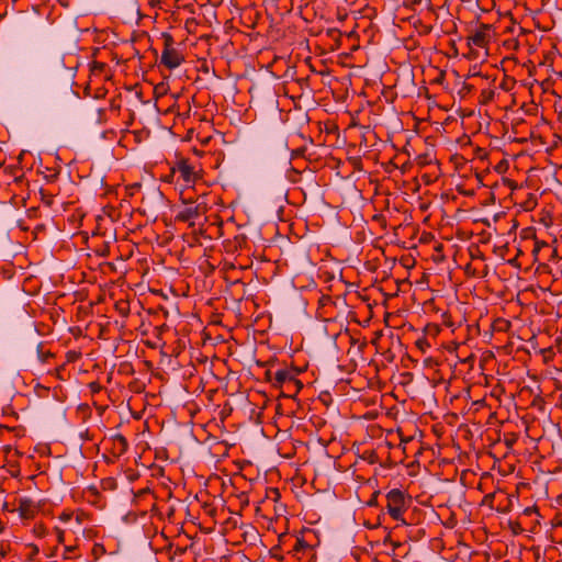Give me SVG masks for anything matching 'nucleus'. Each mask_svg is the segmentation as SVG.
<instances>
[{
  "label": "nucleus",
  "mask_w": 562,
  "mask_h": 562,
  "mask_svg": "<svg viewBox=\"0 0 562 562\" xmlns=\"http://www.w3.org/2000/svg\"><path fill=\"white\" fill-rule=\"evenodd\" d=\"M411 496L400 488H393L386 494V512L396 521L406 525L404 513L411 504Z\"/></svg>",
  "instance_id": "f257e3e1"
},
{
  "label": "nucleus",
  "mask_w": 562,
  "mask_h": 562,
  "mask_svg": "<svg viewBox=\"0 0 562 562\" xmlns=\"http://www.w3.org/2000/svg\"><path fill=\"white\" fill-rule=\"evenodd\" d=\"M164 41V48L160 57V65L169 70L176 69L182 63H184V55L176 48L175 38L169 32L161 34Z\"/></svg>",
  "instance_id": "f03ea898"
},
{
  "label": "nucleus",
  "mask_w": 562,
  "mask_h": 562,
  "mask_svg": "<svg viewBox=\"0 0 562 562\" xmlns=\"http://www.w3.org/2000/svg\"><path fill=\"white\" fill-rule=\"evenodd\" d=\"M279 543L272 548L273 550H281L283 547L288 548V553L297 555L300 552L312 551L313 547L307 543L303 537H296L291 533H281L279 536Z\"/></svg>",
  "instance_id": "7ed1b4c3"
},
{
  "label": "nucleus",
  "mask_w": 562,
  "mask_h": 562,
  "mask_svg": "<svg viewBox=\"0 0 562 562\" xmlns=\"http://www.w3.org/2000/svg\"><path fill=\"white\" fill-rule=\"evenodd\" d=\"M184 195V192H181V196ZM183 199L184 207L177 214L176 218L180 222H189L191 220L198 218L202 215H204L207 211L206 203L204 201H199L200 198H198L195 201H193L191 198L188 199V201Z\"/></svg>",
  "instance_id": "20e7f679"
},
{
  "label": "nucleus",
  "mask_w": 562,
  "mask_h": 562,
  "mask_svg": "<svg viewBox=\"0 0 562 562\" xmlns=\"http://www.w3.org/2000/svg\"><path fill=\"white\" fill-rule=\"evenodd\" d=\"M175 168L177 173H179L177 182L181 180L186 186H189L191 183H195L200 179L199 173L195 171L188 158L178 159L175 164Z\"/></svg>",
  "instance_id": "39448f33"
},
{
  "label": "nucleus",
  "mask_w": 562,
  "mask_h": 562,
  "mask_svg": "<svg viewBox=\"0 0 562 562\" xmlns=\"http://www.w3.org/2000/svg\"><path fill=\"white\" fill-rule=\"evenodd\" d=\"M491 24L481 23L479 29L468 36V45L484 48L491 42Z\"/></svg>",
  "instance_id": "423d86ee"
},
{
  "label": "nucleus",
  "mask_w": 562,
  "mask_h": 562,
  "mask_svg": "<svg viewBox=\"0 0 562 562\" xmlns=\"http://www.w3.org/2000/svg\"><path fill=\"white\" fill-rule=\"evenodd\" d=\"M108 443L110 445L109 451L115 458H120L121 456H123L128 448L127 439L121 434H116L109 438Z\"/></svg>",
  "instance_id": "0eeeda50"
},
{
  "label": "nucleus",
  "mask_w": 562,
  "mask_h": 562,
  "mask_svg": "<svg viewBox=\"0 0 562 562\" xmlns=\"http://www.w3.org/2000/svg\"><path fill=\"white\" fill-rule=\"evenodd\" d=\"M514 498L517 499L516 496L506 493L505 491L497 490V501L495 509L497 513H508L512 510Z\"/></svg>",
  "instance_id": "6e6552de"
},
{
  "label": "nucleus",
  "mask_w": 562,
  "mask_h": 562,
  "mask_svg": "<svg viewBox=\"0 0 562 562\" xmlns=\"http://www.w3.org/2000/svg\"><path fill=\"white\" fill-rule=\"evenodd\" d=\"M18 512L22 519H33L37 514V506L31 498H20Z\"/></svg>",
  "instance_id": "1a4fd4ad"
},
{
  "label": "nucleus",
  "mask_w": 562,
  "mask_h": 562,
  "mask_svg": "<svg viewBox=\"0 0 562 562\" xmlns=\"http://www.w3.org/2000/svg\"><path fill=\"white\" fill-rule=\"evenodd\" d=\"M52 68H53V70H55L57 72L60 70H64L65 76L68 77L69 79H71L75 75L74 70L76 69V66H66L65 56H64L61 58H56L52 64Z\"/></svg>",
  "instance_id": "9d476101"
},
{
  "label": "nucleus",
  "mask_w": 562,
  "mask_h": 562,
  "mask_svg": "<svg viewBox=\"0 0 562 562\" xmlns=\"http://www.w3.org/2000/svg\"><path fill=\"white\" fill-rule=\"evenodd\" d=\"M289 374H291V373H290V369H288V368L277 370L273 374V387L280 389L283 385H285Z\"/></svg>",
  "instance_id": "9b49d317"
},
{
  "label": "nucleus",
  "mask_w": 562,
  "mask_h": 562,
  "mask_svg": "<svg viewBox=\"0 0 562 562\" xmlns=\"http://www.w3.org/2000/svg\"><path fill=\"white\" fill-rule=\"evenodd\" d=\"M303 387V384L295 385V384H285L282 387H280V394L284 397H291L294 398L301 389Z\"/></svg>",
  "instance_id": "f8f14e48"
},
{
  "label": "nucleus",
  "mask_w": 562,
  "mask_h": 562,
  "mask_svg": "<svg viewBox=\"0 0 562 562\" xmlns=\"http://www.w3.org/2000/svg\"><path fill=\"white\" fill-rule=\"evenodd\" d=\"M43 347L44 344L42 341L36 345L37 358L42 363H47L49 359L55 357V355L49 350H44Z\"/></svg>",
  "instance_id": "ddd939ff"
},
{
  "label": "nucleus",
  "mask_w": 562,
  "mask_h": 562,
  "mask_svg": "<svg viewBox=\"0 0 562 562\" xmlns=\"http://www.w3.org/2000/svg\"><path fill=\"white\" fill-rule=\"evenodd\" d=\"M169 551H170V557H169L170 562H183V558L187 554L186 548L176 547L175 549H172V547H170Z\"/></svg>",
  "instance_id": "4468645a"
},
{
  "label": "nucleus",
  "mask_w": 562,
  "mask_h": 562,
  "mask_svg": "<svg viewBox=\"0 0 562 562\" xmlns=\"http://www.w3.org/2000/svg\"><path fill=\"white\" fill-rule=\"evenodd\" d=\"M106 68L108 65L105 63L94 60L90 65V72L92 76H101L105 74Z\"/></svg>",
  "instance_id": "2eb2a0df"
},
{
  "label": "nucleus",
  "mask_w": 562,
  "mask_h": 562,
  "mask_svg": "<svg viewBox=\"0 0 562 562\" xmlns=\"http://www.w3.org/2000/svg\"><path fill=\"white\" fill-rule=\"evenodd\" d=\"M495 98V90L494 89H483L480 93L479 101L481 104H488L492 102Z\"/></svg>",
  "instance_id": "dca6fc26"
},
{
  "label": "nucleus",
  "mask_w": 562,
  "mask_h": 562,
  "mask_svg": "<svg viewBox=\"0 0 562 562\" xmlns=\"http://www.w3.org/2000/svg\"><path fill=\"white\" fill-rule=\"evenodd\" d=\"M115 311L123 317H127L130 314V302L120 300L114 304Z\"/></svg>",
  "instance_id": "f3484780"
},
{
  "label": "nucleus",
  "mask_w": 562,
  "mask_h": 562,
  "mask_svg": "<svg viewBox=\"0 0 562 562\" xmlns=\"http://www.w3.org/2000/svg\"><path fill=\"white\" fill-rule=\"evenodd\" d=\"M361 459L367 461L369 464H375L379 462V456L374 449L364 450L361 454Z\"/></svg>",
  "instance_id": "a211bd4d"
},
{
  "label": "nucleus",
  "mask_w": 562,
  "mask_h": 562,
  "mask_svg": "<svg viewBox=\"0 0 562 562\" xmlns=\"http://www.w3.org/2000/svg\"><path fill=\"white\" fill-rule=\"evenodd\" d=\"M440 330V326L435 323H428L424 328L425 335L430 336L432 338H436L439 335Z\"/></svg>",
  "instance_id": "6ab92c4d"
},
{
  "label": "nucleus",
  "mask_w": 562,
  "mask_h": 562,
  "mask_svg": "<svg viewBox=\"0 0 562 562\" xmlns=\"http://www.w3.org/2000/svg\"><path fill=\"white\" fill-rule=\"evenodd\" d=\"M515 85H516L515 79L505 75L502 82L499 83V88L504 91H510Z\"/></svg>",
  "instance_id": "aec40b11"
},
{
  "label": "nucleus",
  "mask_w": 562,
  "mask_h": 562,
  "mask_svg": "<svg viewBox=\"0 0 562 562\" xmlns=\"http://www.w3.org/2000/svg\"><path fill=\"white\" fill-rule=\"evenodd\" d=\"M41 200L46 206H52L54 203V194L45 191L44 189L40 190Z\"/></svg>",
  "instance_id": "412c9836"
},
{
  "label": "nucleus",
  "mask_w": 562,
  "mask_h": 562,
  "mask_svg": "<svg viewBox=\"0 0 562 562\" xmlns=\"http://www.w3.org/2000/svg\"><path fill=\"white\" fill-rule=\"evenodd\" d=\"M8 472L12 477L20 475V465L16 461L8 460Z\"/></svg>",
  "instance_id": "4be33fe9"
},
{
  "label": "nucleus",
  "mask_w": 562,
  "mask_h": 562,
  "mask_svg": "<svg viewBox=\"0 0 562 562\" xmlns=\"http://www.w3.org/2000/svg\"><path fill=\"white\" fill-rule=\"evenodd\" d=\"M496 501H497V491H495L494 493L486 494L483 497L482 504L487 505L491 508H495L494 502H496Z\"/></svg>",
  "instance_id": "5701e85b"
},
{
  "label": "nucleus",
  "mask_w": 562,
  "mask_h": 562,
  "mask_svg": "<svg viewBox=\"0 0 562 562\" xmlns=\"http://www.w3.org/2000/svg\"><path fill=\"white\" fill-rule=\"evenodd\" d=\"M326 35L328 37H330L331 40H334L336 43H337V46L340 45L339 41H340V37H341V32L338 30V29H328L326 31Z\"/></svg>",
  "instance_id": "b1692460"
},
{
  "label": "nucleus",
  "mask_w": 562,
  "mask_h": 562,
  "mask_svg": "<svg viewBox=\"0 0 562 562\" xmlns=\"http://www.w3.org/2000/svg\"><path fill=\"white\" fill-rule=\"evenodd\" d=\"M381 492L380 491H374L370 497V499L367 502V505L369 507H378L379 506V496H380Z\"/></svg>",
  "instance_id": "393cba45"
},
{
  "label": "nucleus",
  "mask_w": 562,
  "mask_h": 562,
  "mask_svg": "<svg viewBox=\"0 0 562 562\" xmlns=\"http://www.w3.org/2000/svg\"><path fill=\"white\" fill-rule=\"evenodd\" d=\"M104 553H105L104 546L101 543H94V546L92 548V554H93L94 559H99V557Z\"/></svg>",
  "instance_id": "a878e982"
},
{
  "label": "nucleus",
  "mask_w": 562,
  "mask_h": 562,
  "mask_svg": "<svg viewBox=\"0 0 562 562\" xmlns=\"http://www.w3.org/2000/svg\"><path fill=\"white\" fill-rule=\"evenodd\" d=\"M517 435L514 434V432H509V434H506L505 435V438H504V441H505V445L510 448L514 446V443H516L517 441Z\"/></svg>",
  "instance_id": "bb28decb"
},
{
  "label": "nucleus",
  "mask_w": 562,
  "mask_h": 562,
  "mask_svg": "<svg viewBox=\"0 0 562 562\" xmlns=\"http://www.w3.org/2000/svg\"><path fill=\"white\" fill-rule=\"evenodd\" d=\"M290 373L288 375V379H286V383L285 384H295V385H300V384H303L299 379L297 376L295 375V371L294 369H290Z\"/></svg>",
  "instance_id": "cd10ccee"
},
{
  "label": "nucleus",
  "mask_w": 562,
  "mask_h": 562,
  "mask_svg": "<svg viewBox=\"0 0 562 562\" xmlns=\"http://www.w3.org/2000/svg\"><path fill=\"white\" fill-rule=\"evenodd\" d=\"M33 531L37 537H45L47 533V529L43 524H36Z\"/></svg>",
  "instance_id": "c85d7f7f"
},
{
  "label": "nucleus",
  "mask_w": 562,
  "mask_h": 562,
  "mask_svg": "<svg viewBox=\"0 0 562 562\" xmlns=\"http://www.w3.org/2000/svg\"><path fill=\"white\" fill-rule=\"evenodd\" d=\"M88 387L92 394H98L102 391L103 386L98 381H92L88 384Z\"/></svg>",
  "instance_id": "c756f323"
},
{
  "label": "nucleus",
  "mask_w": 562,
  "mask_h": 562,
  "mask_svg": "<svg viewBox=\"0 0 562 562\" xmlns=\"http://www.w3.org/2000/svg\"><path fill=\"white\" fill-rule=\"evenodd\" d=\"M416 347L420 349L423 352L426 350V348L430 347V344L428 342L427 338H419L415 342Z\"/></svg>",
  "instance_id": "7c9ffc66"
},
{
  "label": "nucleus",
  "mask_w": 562,
  "mask_h": 562,
  "mask_svg": "<svg viewBox=\"0 0 562 562\" xmlns=\"http://www.w3.org/2000/svg\"><path fill=\"white\" fill-rule=\"evenodd\" d=\"M176 175H177L176 168H175V166H172L170 168L169 173L164 177L162 181L168 182V183H173L176 181L175 180Z\"/></svg>",
  "instance_id": "2f4dec72"
},
{
  "label": "nucleus",
  "mask_w": 562,
  "mask_h": 562,
  "mask_svg": "<svg viewBox=\"0 0 562 562\" xmlns=\"http://www.w3.org/2000/svg\"><path fill=\"white\" fill-rule=\"evenodd\" d=\"M441 318H442V324L447 327H452L453 326V322H452V317H451V314L449 312H445L442 313L441 315Z\"/></svg>",
  "instance_id": "473e14b6"
},
{
  "label": "nucleus",
  "mask_w": 562,
  "mask_h": 562,
  "mask_svg": "<svg viewBox=\"0 0 562 562\" xmlns=\"http://www.w3.org/2000/svg\"><path fill=\"white\" fill-rule=\"evenodd\" d=\"M509 526H510V528H512L514 533H520V532L524 531V528L521 527L520 521H514V522L510 521Z\"/></svg>",
  "instance_id": "72a5a7b5"
},
{
  "label": "nucleus",
  "mask_w": 562,
  "mask_h": 562,
  "mask_svg": "<svg viewBox=\"0 0 562 562\" xmlns=\"http://www.w3.org/2000/svg\"><path fill=\"white\" fill-rule=\"evenodd\" d=\"M416 162L418 166H426L427 164L430 162V160L428 159V155H419L417 156L416 158Z\"/></svg>",
  "instance_id": "f704fd0d"
},
{
  "label": "nucleus",
  "mask_w": 562,
  "mask_h": 562,
  "mask_svg": "<svg viewBox=\"0 0 562 562\" xmlns=\"http://www.w3.org/2000/svg\"><path fill=\"white\" fill-rule=\"evenodd\" d=\"M29 547L31 548V553L29 555V560L33 561L35 559V557L38 554L40 550H38V547L33 543H31Z\"/></svg>",
  "instance_id": "c9c22d12"
},
{
  "label": "nucleus",
  "mask_w": 562,
  "mask_h": 562,
  "mask_svg": "<svg viewBox=\"0 0 562 562\" xmlns=\"http://www.w3.org/2000/svg\"><path fill=\"white\" fill-rule=\"evenodd\" d=\"M532 514H538V507L537 506H529L526 507L522 512V516H531Z\"/></svg>",
  "instance_id": "e433bc0d"
},
{
  "label": "nucleus",
  "mask_w": 562,
  "mask_h": 562,
  "mask_svg": "<svg viewBox=\"0 0 562 562\" xmlns=\"http://www.w3.org/2000/svg\"><path fill=\"white\" fill-rule=\"evenodd\" d=\"M55 532L57 535L58 542L63 543L65 541V531L59 527H55Z\"/></svg>",
  "instance_id": "4c0bfd02"
},
{
  "label": "nucleus",
  "mask_w": 562,
  "mask_h": 562,
  "mask_svg": "<svg viewBox=\"0 0 562 562\" xmlns=\"http://www.w3.org/2000/svg\"><path fill=\"white\" fill-rule=\"evenodd\" d=\"M72 517V513L70 512H63L60 515H59V519L64 522L66 521H69Z\"/></svg>",
  "instance_id": "58836bf2"
},
{
  "label": "nucleus",
  "mask_w": 562,
  "mask_h": 562,
  "mask_svg": "<svg viewBox=\"0 0 562 562\" xmlns=\"http://www.w3.org/2000/svg\"><path fill=\"white\" fill-rule=\"evenodd\" d=\"M12 430H15V428L8 427V426H0V438L3 437L5 432L12 431Z\"/></svg>",
  "instance_id": "ea45409f"
},
{
  "label": "nucleus",
  "mask_w": 562,
  "mask_h": 562,
  "mask_svg": "<svg viewBox=\"0 0 562 562\" xmlns=\"http://www.w3.org/2000/svg\"><path fill=\"white\" fill-rule=\"evenodd\" d=\"M273 374L274 372H272L271 370H267L265 372V379L269 382H271V384L273 385Z\"/></svg>",
  "instance_id": "a19ab883"
},
{
  "label": "nucleus",
  "mask_w": 562,
  "mask_h": 562,
  "mask_svg": "<svg viewBox=\"0 0 562 562\" xmlns=\"http://www.w3.org/2000/svg\"><path fill=\"white\" fill-rule=\"evenodd\" d=\"M391 546L393 547L392 554H396V550L401 549L403 547V543H401L398 541H391Z\"/></svg>",
  "instance_id": "79ce46f5"
},
{
  "label": "nucleus",
  "mask_w": 562,
  "mask_h": 562,
  "mask_svg": "<svg viewBox=\"0 0 562 562\" xmlns=\"http://www.w3.org/2000/svg\"><path fill=\"white\" fill-rule=\"evenodd\" d=\"M9 550V544L0 543V554L5 557Z\"/></svg>",
  "instance_id": "37998d69"
},
{
  "label": "nucleus",
  "mask_w": 562,
  "mask_h": 562,
  "mask_svg": "<svg viewBox=\"0 0 562 562\" xmlns=\"http://www.w3.org/2000/svg\"><path fill=\"white\" fill-rule=\"evenodd\" d=\"M3 451L7 456V458H9L10 453L12 452V447L10 445H7L3 447Z\"/></svg>",
  "instance_id": "c03bdc74"
},
{
  "label": "nucleus",
  "mask_w": 562,
  "mask_h": 562,
  "mask_svg": "<svg viewBox=\"0 0 562 562\" xmlns=\"http://www.w3.org/2000/svg\"><path fill=\"white\" fill-rule=\"evenodd\" d=\"M58 178V172H55L50 176H47L46 179L49 181V182H53L55 181L56 179Z\"/></svg>",
  "instance_id": "a18cd8bd"
},
{
  "label": "nucleus",
  "mask_w": 562,
  "mask_h": 562,
  "mask_svg": "<svg viewBox=\"0 0 562 562\" xmlns=\"http://www.w3.org/2000/svg\"><path fill=\"white\" fill-rule=\"evenodd\" d=\"M539 250H540V248H539V240H536V241H535V247H533L532 252H533L535 255H537V254L539 252Z\"/></svg>",
  "instance_id": "49530a36"
},
{
  "label": "nucleus",
  "mask_w": 562,
  "mask_h": 562,
  "mask_svg": "<svg viewBox=\"0 0 562 562\" xmlns=\"http://www.w3.org/2000/svg\"><path fill=\"white\" fill-rule=\"evenodd\" d=\"M88 491L91 492L93 495H99L98 488L95 486H89Z\"/></svg>",
  "instance_id": "de8ad7c7"
},
{
  "label": "nucleus",
  "mask_w": 562,
  "mask_h": 562,
  "mask_svg": "<svg viewBox=\"0 0 562 562\" xmlns=\"http://www.w3.org/2000/svg\"><path fill=\"white\" fill-rule=\"evenodd\" d=\"M289 369H294L296 376L304 371L303 369H299L297 367H290Z\"/></svg>",
  "instance_id": "09e8293b"
},
{
  "label": "nucleus",
  "mask_w": 562,
  "mask_h": 562,
  "mask_svg": "<svg viewBox=\"0 0 562 562\" xmlns=\"http://www.w3.org/2000/svg\"><path fill=\"white\" fill-rule=\"evenodd\" d=\"M391 541H393V540L391 539V536H390V533H389V535L384 538L383 543H384V544H386V543H390V544H391Z\"/></svg>",
  "instance_id": "8fccbe9b"
},
{
  "label": "nucleus",
  "mask_w": 562,
  "mask_h": 562,
  "mask_svg": "<svg viewBox=\"0 0 562 562\" xmlns=\"http://www.w3.org/2000/svg\"><path fill=\"white\" fill-rule=\"evenodd\" d=\"M160 2V0H148L149 5L155 7Z\"/></svg>",
  "instance_id": "3c124183"
},
{
  "label": "nucleus",
  "mask_w": 562,
  "mask_h": 562,
  "mask_svg": "<svg viewBox=\"0 0 562 562\" xmlns=\"http://www.w3.org/2000/svg\"><path fill=\"white\" fill-rule=\"evenodd\" d=\"M271 492L277 496L279 497L280 496V493H279V490L278 488H272Z\"/></svg>",
  "instance_id": "603ef678"
},
{
  "label": "nucleus",
  "mask_w": 562,
  "mask_h": 562,
  "mask_svg": "<svg viewBox=\"0 0 562 562\" xmlns=\"http://www.w3.org/2000/svg\"><path fill=\"white\" fill-rule=\"evenodd\" d=\"M548 247V244L546 241H539V248Z\"/></svg>",
  "instance_id": "864d4df0"
},
{
  "label": "nucleus",
  "mask_w": 562,
  "mask_h": 562,
  "mask_svg": "<svg viewBox=\"0 0 562 562\" xmlns=\"http://www.w3.org/2000/svg\"><path fill=\"white\" fill-rule=\"evenodd\" d=\"M277 551H278V550H273V551L271 550V555H272L273 558H279V557H278V555H279V552H277Z\"/></svg>",
  "instance_id": "5fc2aeb1"
},
{
  "label": "nucleus",
  "mask_w": 562,
  "mask_h": 562,
  "mask_svg": "<svg viewBox=\"0 0 562 562\" xmlns=\"http://www.w3.org/2000/svg\"><path fill=\"white\" fill-rule=\"evenodd\" d=\"M323 300L330 301V296H323L319 301V303H323Z\"/></svg>",
  "instance_id": "6e6d98bb"
},
{
  "label": "nucleus",
  "mask_w": 562,
  "mask_h": 562,
  "mask_svg": "<svg viewBox=\"0 0 562 562\" xmlns=\"http://www.w3.org/2000/svg\"><path fill=\"white\" fill-rule=\"evenodd\" d=\"M76 351H72L71 357H69V360H72L75 358Z\"/></svg>",
  "instance_id": "4d7b16f0"
},
{
  "label": "nucleus",
  "mask_w": 562,
  "mask_h": 562,
  "mask_svg": "<svg viewBox=\"0 0 562 562\" xmlns=\"http://www.w3.org/2000/svg\"><path fill=\"white\" fill-rule=\"evenodd\" d=\"M76 351H72L71 357H69V360H72L75 358Z\"/></svg>",
  "instance_id": "13d9d810"
},
{
  "label": "nucleus",
  "mask_w": 562,
  "mask_h": 562,
  "mask_svg": "<svg viewBox=\"0 0 562 562\" xmlns=\"http://www.w3.org/2000/svg\"><path fill=\"white\" fill-rule=\"evenodd\" d=\"M13 454L14 456H20V452L18 450H14Z\"/></svg>",
  "instance_id": "bf43d9fd"
},
{
  "label": "nucleus",
  "mask_w": 562,
  "mask_h": 562,
  "mask_svg": "<svg viewBox=\"0 0 562 562\" xmlns=\"http://www.w3.org/2000/svg\"><path fill=\"white\" fill-rule=\"evenodd\" d=\"M560 76L562 77V71L560 72Z\"/></svg>",
  "instance_id": "052dcab7"
}]
</instances>
